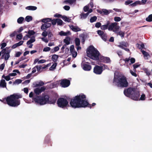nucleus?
Returning <instances> with one entry per match:
<instances>
[{"label": "nucleus", "mask_w": 152, "mask_h": 152, "mask_svg": "<svg viewBox=\"0 0 152 152\" xmlns=\"http://www.w3.org/2000/svg\"><path fill=\"white\" fill-rule=\"evenodd\" d=\"M86 96L83 94L76 96L73 99L71 100L70 104L74 108L85 107L88 105V107H91V105H88V103L86 100Z\"/></svg>", "instance_id": "nucleus-1"}, {"label": "nucleus", "mask_w": 152, "mask_h": 152, "mask_svg": "<svg viewBox=\"0 0 152 152\" xmlns=\"http://www.w3.org/2000/svg\"><path fill=\"white\" fill-rule=\"evenodd\" d=\"M22 97L20 95L14 94L8 97L6 99V101L7 104L10 106L16 107L19 105L20 101L18 99Z\"/></svg>", "instance_id": "nucleus-2"}, {"label": "nucleus", "mask_w": 152, "mask_h": 152, "mask_svg": "<svg viewBox=\"0 0 152 152\" xmlns=\"http://www.w3.org/2000/svg\"><path fill=\"white\" fill-rule=\"evenodd\" d=\"M124 93L126 96L135 100H138L140 96L139 93L137 90L132 88L125 90L124 91Z\"/></svg>", "instance_id": "nucleus-3"}, {"label": "nucleus", "mask_w": 152, "mask_h": 152, "mask_svg": "<svg viewBox=\"0 0 152 152\" xmlns=\"http://www.w3.org/2000/svg\"><path fill=\"white\" fill-rule=\"evenodd\" d=\"M87 53L89 57L95 60L99 59L100 56L99 51L92 45L90 46L87 49Z\"/></svg>", "instance_id": "nucleus-4"}, {"label": "nucleus", "mask_w": 152, "mask_h": 152, "mask_svg": "<svg viewBox=\"0 0 152 152\" xmlns=\"http://www.w3.org/2000/svg\"><path fill=\"white\" fill-rule=\"evenodd\" d=\"M113 83H115L118 86L122 87H126L128 86V84L126 77L122 75L118 77L115 76Z\"/></svg>", "instance_id": "nucleus-5"}, {"label": "nucleus", "mask_w": 152, "mask_h": 152, "mask_svg": "<svg viewBox=\"0 0 152 152\" xmlns=\"http://www.w3.org/2000/svg\"><path fill=\"white\" fill-rule=\"evenodd\" d=\"M34 100L37 104L43 105L47 104H52L53 103L50 100L49 96L47 95L42 96H38L34 98Z\"/></svg>", "instance_id": "nucleus-6"}, {"label": "nucleus", "mask_w": 152, "mask_h": 152, "mask_svg": "<svg viewBox=\"0 0 152 152\" xmlns=\"http://www.w3.org/2000/svg\"><path fill=\"white\" fill-rule=\"evenodd\" d=\"M120 28V26L118 25V23L114 22L109 25L108 29L109 31H112L115 33L118 32V30Z\"/></svg>", "instance_id": "nucleus-7"}, {"label": "nucleus", "mask_w": 152, "mask_h": 152, "mask_svg": "<svg viewBox=\"0 0 152 152\" xmlns=\"http://www.w3.org/2000/svg\"><path fill=\"white\" fill-rule=\"evenodd\" d=\"M57 103L58 106L61 107H66L68 103L67 100L63 98L59 99L57 101Z\"/></svg>", "instance_id": "nucleus-8"}, {"label": "nucleus", "mask_w": 152, "mask_h": 152, "mask_svg": "<svg viewBox=\"0 0 152 152\" xmlns=\"http://www.w3.org/2000/svg\"><path fill=\"white\" fill-rule=\"evenodd\" d=\"M70 84L69 81L67 79H64L61 80L60 83V85L61 86L64 88L68 86Z\"/></svg>", "instance_id": "nucleus-9"}, {"label": "nucleus", "mask_w": 152, "mask_h": 152, "mask_svg": "<svg viewBox=\"0 0 152 152\" xmlns=\"http://www.w3.org/2000/svg\"><path fill=\"white\" fill-rule=\"evenodd\" d=\"M102 71V68L101 66H96L94 68V72L96 74L99 75L101 74Z\"/></svg>", "instance_id": "nucleus-10"}, {"label": "nucleus", "mask_w": 152, "mask_h": 152, "mask_svg": "<svg viewBox=\"0 0 152 152\" xmlns=\"http://www.w3.org/2000/svg\"><path fill=\"white\" fill-rule=\"evenodd\" d=\"M45 88V87L43 86L41 88H38L34 89V92L37 95H39L42 91H44Z\"/></svg>", "instance_id": "nucleus-11"}, {"label": "nucleus", "mask_w": 152, "mask_h": 152, "mask_svg": "<svg viewBox=\"0 0 152 152\" xmlns=\"http://www.w3.org/2000/svg\"><path fill=\"white\" fill-rule=\"evenodd\" d=\"M1 52L4 54L3 57L5 60H8L10 57L9 53L8 51H6L5 49H3Z\"/></svg>", "instance_id": "nucleus-12"}, {"label": "nucleus", "mask_w": 152, "mask_h": 152, "mask_svg": "<svg viewBox=\"0 0 152 152\" xmlns=\"http://www.w3.org/2000/svg\"><path fill=\"white\" fill-rule=\"evenodd\" d=\"M99 58L101 61L103 62L108 63L110 62V60L109 58L107 57H104L101 56H100Z\"/></svg>", "instance_id": "nucleus-13"}, {"label": "nucleus", "mask_w": 152, "mask_h": 152, "mask_svg": "<svg viewBox=\"0 0 152 152\" xmlns=\"http://www.w3.org/2000/svg\"><path fill=\"white\" fill-rule=\"evenodd\" d=\"M51 26V24L49 23H45L42 25L41 27V29L42 30H44L45 29L50 27Z\"/></svg>", "instance_id": "nucleus-14"}, {"label": "nucleus", "mask_w": 152, "mask_h": 152, "mask_svg": "<svg viewBox=\"0 0 152 152\" xmlns=\"http://www.w3.org/2000/svg\"><path fill=\"white\" fill-rule=\"evenodd\" d=\"M128 46V44L126 42H122L120 43V44L118 45V46L122 49H125V47H127Z\"/></svg>", "instance_id": "nucleus-15"}, {"label": "nucleus", "mask_w": 152, "mask_h": 152, "mask_svg": "<svg viewBox=\"0 0 152 152\" xmlns=\"http://www.w3.org/2000/svg\"><path fill=\"white\" fill-rule=\"evenodd\" d=\"M124 61H125L126 63H128L129 61H130L131 63H129L130 64H133L135 62V59L133 58H126L125 59H124Z\"/></svg>", "instance_id": "nucleus-16"}, {"label": "nucleus", "mask_w": 152, "mask_h": 152, "mask_svg": "<svg viewBox=\"0 0 152 152\" xmlns=\"http://www.w3.org/2000/svg\"><path fill=\"white\" fill-rule=\"evenodd\" d=\"M83 69L86 71H89L91 69V66L88 64H84L83 65Z\"/></svg>", "instance_id": "nucleus-17"}, {"label": "nucleus", "mask_w": 152, "mask_h": 152, "mask_svg": "<svg viewBox=\"0 0 152 152\" xmlns=\"http://www.w3.org/2000/svg\"><path fill=\"white\" fill-rule=\"evenodd\" d=\"M70 27L73 31L75 32L79 31L81 30L77 26H70Z\"/></svg>", "instance_id": "nucleus-18"}, {"label": "nucleus", "mask_w": 152, "mask_h": 152, "mask_svg": "<svg viewBox=\"0 0 152 152\" xmlns=\"http://www.w3.org/2000/svg\"><path fill=\"white\" fill-rule=\"evenodd\" d=\"M17 73L20 74V72L18 70L15 69L13 70L12 73L9 74L11 77H14L17 75Z\"/></svg>", "instance_id": "nucleus-19"}, {"label": "nucleus", "mask_w": 152, "mask_h": 152, "mask_svg": "<svg viewBox=\"0 0 152 152\" xmlns=\"http://www.w3.org/2000/svg\"><path fill=\"white\" fill-rule=\"evenodd\" d=\"M6 83L4 80L2 79L1 80L0 83V87L2 88L6 87Z\"/></svg>", "instance_id": "nucleus-20"}, {"label": "nucleus", "mask_w": 152, "mask_h": 152, "mask_svg": "<svg viewBox=\"0 0 152 152\" xmlns=\"http://www.w3.org/2000/svg\"><path fill=\"white\" fill-rule=\"evenodd\" d=\"M26 9L28 10H35L37 9V7L35 6H30L26 7Z\"/></svg>", "instance_id": "nucleus-21"}, {"label": "nucleus", "mask_w": 152, "mask_h": 152, "mask_svg": "<svg viewBox=\"0 0 152 152\" xmlns=\"http://www.w3.org/2000/svg\"><path fill=\"white\" fill-rule=\"evenodd\" d=\"M59 34L61 36H65L69 35L70 34V32L69 31H68L66 32H64L63 31H61L60 32H59Z\"/></svg>", "instance_id": "nucleus-22"}, {"label": "nucleus", "mask_w": 152, "mask_h": 152, "mask_svg": "<svg viewBox=\"0 0 152 152\" xmlns=\"http://www.w3.org/2000/svg\"><path fill=\"white\" fill-rule=\"evenodd\" d=\"M70 38L69 37H67L64 40V42L66 44L65 45H68L70 44Z\"/></svg>", "instance_id": "nucleus-23"}, {"label": "nucleus", "mask_w": 152, "mask_h": 152, "mask_svg": "<svg viewBox=\"0 0 152 152\" xmlns=\"http://www.w3.org/2000/svg\"><path fill=\"white\" fill-rule=\"evenodd\" d=\"M35 41L34 37H32L27 42V44L29 45V44H31L34 42Z\"/></svg>", "instance_id": "nucleus-24"}, {"label": "nucleus", "mask_w": 152, "mask_h": 152, "mask_svg": "<svg viewBox=\"0 0 152 152\" xmlns=\"http://www.w3.org/2000/svg\"><path fill=\"white\" fill-rule=\"evenodd\" d=\"M102 12L104 13V14L107 15L111 12V11L110 10H108L106 9H103L102 11H100L99 12L100 14H102Z\"/></svg>", "instance_id": "nucleus-25"}, {"label": "nucleus", "mask_w": 152, "mask_h": 152, "mask_svg": "<svg viewBox=\"0 0 152 152\" xmlns=\"http://www.w3.org/2000/svg\"><path fill=\"white\" fill-rule=\"evenodd\" d=\"M110 24V22L108 21L107 24L103 25L101 26V29L102 30H105L108 28V25Z\"/></svg>", "instance_id": "nucleus-26"}, {"label": "nucleus", "mask_w": 152, "mask_h": 152, "mask_svg": "<svg viewBox=\"0 0 152 152\" xmlns=\"http://www.w3.org/2000/svg\"><path fill=\"white\" fill-rule=\"evenodd\" d=\"M117 34L118 35H119L121 36V37L123 38L124 36V32H123L121 31H119V30H118V32L115 33Z\"/></svg>", "instance_id": "nucleus-27"}, {"label": "nucleus", "mask_w": 152, "mask_h": 152, "mask_svg": "<svg viewBox=\"0 0 152 152\" xmlns=\"http://www.w3.org/2000/svg\"><path fill=\"white\" fill-rule=\"evenodd\" d=\"M58 56L57 55H54L52 56V59L54 61H56L58 58Z\"/></svg>", "instance_id": "nucleus-28"}, {"label": "nucleus", "mask_w": 152, "mask_h": 152, "mask_svg": "<svg viewBox=\"0 0 152 152\" xmlns=\"http://www.w3.org/2000/svg\"><path fill=\"white\" fill-rule=\"evenodd\" d=\"M57 63H54L52 66L49 68V70L50 71H53L54 69L57 66Z\"/></svg>", "instance_id": "nucleus-29"}, {"label": "nucleus", "mask_w": 152, "mask_h": 152, "mask_svg": "<svg viewBox=\"0 0 152 152\" xmlns=\"http://www.w3.org/2000/svg\"><path fill=\"white\" fill-rule=\"evenodd\" d=\"M51 19L50 18H46L45 19H43L41 20V21L45 23H47V22H50L51 21Z\"/></svg>", "instance_id": "nucleus-30"}, {"label": "nucleus", "mask_w": 152, "mask_h": 152, "mask_svg": "<svg viewBox=\"0 0 152 152\" xmlns=\"http://www.w3.org/2000/svg\"><path fill=\"white\" fill-rule=\"evenodd\" d=\"M145 20L148 22L152 21V14L149 15L148 17L146 18Z\"/></svg>", "instance_id": "nucleus-31"}, {"label": "nucleus", "mask_w": 152, "mask_h": 152, "mask_svg": "<svg viewBox=\"0 0 152 152\" xmlns=\"http://www.w3.org/2000/svg\"><path fill=\"white\" fill-rule=\"evenodd\" d=\"M24 20V18L23 17H20L17 20V22L18 23H21Z\"/></svg>", "instance_id": "nucleus-32"}, {"label": "nucleus", "mask_w": 152, "mask_h": 152, "mask_svg": "<svg viewBox=\"0 0 152 152\" xmlns=\"http://www.w3.org/2000/svg\"><path fill=\"white\" fill-rule=\"evenodd\" d=\"M25 20L27 22H29L32 20V17L31 16H27L25 18Z\"/></svg>", "instance_id": "nucleus-33"}, {"label": "nucleus", "mask_w": 152, "mask_h": 152, "mask_svg": "<svg viewBox=\"0 0 152 152\" xmlns=\"http://www.w3.org/2000/svg\"><path fill=\"white\" fill-rule=\"evenodd\" d=\"M88 13L85 14H82L80 15L81 18L82 19H84L86 18L88 15Z\"/></svg>", "instance_id": "nucleus-34"}, {"label": "nucleus", "mask_w": 152, "mask_h": 152, "mask_svg": "<svg viewBox=\"0 0 152 152\" xmlns=\"http://www.w3.org/2000/svg\"><path fill=\"white\" fill-rule=\"evenodd\" d=\"M44 84V83L42 81H40L39 82L35 84V86H42Z\"/></svg>", "instance_id": "nucleus-35"}, {"label": "nucleus", "mask_w": 152, "mask_h": 152, "mask_svg": "<svg viewBox=\"0 0 152 152\" xmlns=\"http://www.w3.org/2000/svg\"><path fill=\"white\" fill-rule=\"evenodd\" d=\"M22 80L20 79H17L13 83V85L18 84L21 83Z\"/></svg>", "instance_id": "nucleus-36"}, {"label": "nucleus", "mask_w": 152, "mask_h": 152, "mask_svg": "<svg viewBox=\"0 0 152 152\" xmlns=\"http://www.w3.org/2000/svg\"><path fill=\"white\" fill-rule=\"evenodd\" d=\"M56 23H57V24L58 25H62L63 21H62L59 19H56Z\"/></svg>", "instance_id": "nucleus-37"}, {"label": "nucleus", "mask_w": 152, "mask_h": 152, "mask_svg": "<svg viewBox=\"0 0 152 152\" xmlns=\"http://www.w3.org/2000/svg\"><path fill=\"white\" fill-rule=\"evenodd\" d=\"M140 64H139L138 63L135 64L133 65L134 67V71L135 72L136 71V69L140 66Z\"/></svg>", "instance_id": "nucleus-38"}, {"label": "nucleus", "mask_w": 152, "mask_h": 152, "mask_svg": "<svg viewBox=\"0 0 152 152\" xmlns=\"http://www.w3.org/2000/svg\"><path fill=\"white\" fill-rule=\"evenodd\" d=\"M75 43L76 45L79 46L80 45V40L78 38H76L75 39Z\"/></svg>", "instance_id": "nucleus-39"}, {"label": "nucleus", "mask_w": 152, "mask_h": 152, "mask_svg": "<svg viewBox=\"0 0 152 152\" xmlns=\"http://www.w3.org/2000/svg\"><path fill=\"white\" fill-rule=\"evenodd\" d=\"M62 18V19L65 21L68 22H69L70 21V19L65 16H63Z\"/></svg>", "instance_id": "nucleus-40"}, {"label": "nucleus", "mask_w": 152, "mask_h": 152, "mask_svg": "<svg viewBox=\"0 0 152 152\" xmlns=\"http://www.w3.org/2000/svg\"><path fill=\"white\" fill-rule=\"evenodd\" d=\"M140 4V1H137L134 3L132 4H130V5L132 6H135L137 4Z\"/></svg>", "instance_id": "nucleus-41"}, {"label": "nucleus", "mask_w": 152, "mask_h": 152, "mask_svg": "<svg viewBox=\"0 0 152 152\" xmlns=\"http://www.w3.org/2000/svg\"><path fill=\"white\" fill-rule=\"evenodd\" d=\"M71 53L72 56L73 57L75 58L76 57L77 55V53L75 51L72 52Z\"/></svg>", "instance_id": "nucleus-42"}, {"label": "nucleus", "mask_w": 152, "mask_h": 152, "mask_svg": "<svg viewBox=\"0 0 152 152\" xmlns=\"http://www.w3.org/2000/svg\"><path fill=\"white\" fill-rule=\"evenodd\" d=\"M101 37L105 41L106 40L107 37L106 34L104 33L101 36Z\"/></svg>", "instance_id": "nucleus-43"}, {"label": "nucleus", "mask_w": 152, "mask_h": 152, "mask_svg": "<svg viewBox=\"0 0 152 152\" xmlns=\"http://www.w3.org/2000/svg\"><path fill=\"white\" fill-rule=\"evenodd\" d=\"M97 19V17L96 16H94L92 17L90 19V22L93 23Z\"/></svg>", "instance_id": "nucleus-44"}, {"label": "nucleus", "mask_w": 152, "mask_h": 152, "mask_svg": "<svg viewBox=\"0 0 152 152\" xmlns=\"http://www.w3.org/2000/svg\"><path fill=\"white\" fill-rule=\"evenodd\" d=\"M23 35L21 34L17 35L16 38L19 40H21L22 38Z\"/></svg>", "instance_id": "nucleus-45"}, {"label": "nucleus", "mask_w": 152, "mask_h": 152, "mask_svg": "<svg viewBox=\"0 0 152 152\" xmlns=\"http://www.w3.org/2000/svg\"><path fill=\"white\" fill-rule=\"evenodd\" d=\"M50 50V48L49 47H45L43 49V51L44 52H47L49 51Z\"/></svg>", "instance_id": "nucleus-46"}, {"label": "nucleus", "mask_w": 152, "mask_h": 152, "mask_svg": "<svg viewBox=\"0 0 152 152\" xmlns=\"http://www.w3.org/2000/svg\"><path fill=\"white\" fill-rule=\"evenodd\" d=\"M114 20L116 22H118L120 21L121 19V18L118 17H115L114 18Z\"/></svg>", "instance_id": "nucleus-47"}, {"label": "nucleus", "mask_w": 152, "mask_h": 152, "mask_svg": "<svg viewBox=\"0 0 152 152\" xmlns=\"http://www.w3.org/2000/svg\"><path fill=\"white\" fill-rule=\"evenodd\" d=\"M97 33L101 37L102 36V34H104V32L103 31L101 30H98L97 31Z\"/></svg>", "instance_id": "nucleus-48"}, {"label": "nucleus", "mask_w": 152, "mask_h": 152, "mask_svg": "<svg viewBox=\"0 0 152 152\" xmlns=\"http://www.w3.org/2000/svg\"><path fill=\"white\" fill-rule=\"evenodd\" d=\"M141 52L144 55V56L147 57L148 56H149L148 53L145 51L144 50H141Z\"/></svg>", "instance_id": "nucleus-49"}, {"label": "nucleus", "mask_w": 152, "mask_h": 152, "mask_svg": "<svg viewBox=\"0 0 152 152\" xmlns=\"http://www.w3.org/2000/svg\"><path fill=\"white\" fill-rule=\"evenodd\" d=\"M75 0H68L66 1V2H67L70 4H72L75 2Z\"/></svg>", "instance_id": "nucleus-50"}, {"label": "nucleus", "mask_w": 152, "mask_h": 152, "mask_svg": "<svg viewBox=\"0 0 152 152\" xmlns=\"http://www.w3.org/2000/svg\"><path fill=\"white\" fill-rule=\"evenodd\" d=\"M28 33L31 36L34 34L35 32L32 30H29L28 32Z\"/></svg>", "instance_id": "nucleus-51"}, {"label": "nucleus", "mask_w": 152, "mask_h": 152, "mask_svg": "<svg viewBox=\"0 0 152 152\" xmlns=\"http://www.w3.org/2000/svg\"><path fill=\"white\" fill-rule=\"evenodd\" d=\"M70 50L71 52L75 51L74 49V46L73 45H71L70 46Z\"/></svg>", "instance_id": "nucleus-52"}, {"label": "nucleus", "mask_w": 152, "mask_h": 152, "mask_svg": "<svg viewBox=\"0 0 152 152\" xmlns=\"http://www.w3.org/2000/svg\"><path fill=\"white\" fill-rule=\"evenodd\" d=\"M42 41L44 42L45 43H48V39L45 37H43L41 38Z\"/></svg>", "instance_id": "nucleus-53"}, {"label": "nucleus", "mask_w": 152, "mask_h": 152, "mask_svg": "<svg viewBox=\"0 0 152 152\" xmlns=\"http://www.w3.org/2000/svg\"><path fill=\"white\" fill-rule=\"evenodd\" d=\"M48 35V33L46 31H44L42 33V35L44 37H46Z\"/></svg>", "instance_id": "nucleus-54"}, {"label": "nucleus", "mask_w": 152, "mask_h": 152, "mask_svg": "<svg viewBox=\"0 0 152 152\" xmlns=\"http://www.w3.org/2000/svg\"><path fill=\"white\" fill-rule=\"evenodd\" d=\"M134 71V72L133 71H132L130 70V72L131 74L133 76L136 77L137 76V75L136 73Z\"/></svg>", "instance_id": "nucleus-55"}, {"label": "nucleus", "mask_w": 152, "mask_h": 152, "mask_svg": "<svg viewBox=\"0 0 152 152\" xmlns=\"http://www.w3.org/2000/svg\"><path fill=\"white\" fill-rule=\"evenodd\" d=\"M23 42L24 41H21L16 44H17V46L18 47L22 45Z\"/></svg>", "instance_id": "nucleus-56"}, {"label": "nucleus", "mask_w": 152, "mask_h": 152, "mask_svg": "<svg viewBox=\"0 0 152 152\" xmlns=\"http://www.w3.org/2000/svg\"><path fill=\"white\" fill-rule=\"evenodd\" d=\"M89 8V5L86 6L84 7V10L85 12H87Z\"/></svg>", "instance_id": "nucleus-57"}, {"label": "nucleus", "mask_w": 152, "mask_h": 152, "mask_svg": "<svg viewBox=\"0 0 152 152\" xmlns=\"http://www.w3.org/2000/svg\"><path fill=\"white\" fill-rule=\"evenodd\" d=\"M61 46V45H59L58 46H56L54 48V50L55 52H56L58 51L59 49V47Z\"/></svg>", "instance_id": "nucleus-58"}, {"label": "nucleus", "mask_w": 152, "mask_h": 152, "mask_svg": "<svg viewBox=\"0 0 152 152\" xmlns=\"http://www.w3.org/2000/svg\"><path fill=\"white\" fill-rule=\"evenodd\" d=\"M5 66L4 64H2L0 65V70L2 71L4 69Z\"/></svg>", "instance_id": "nucleus-59"}, {"label": "nucleus", "mask_w": 152, "mask_h": 152, "mask_svg": "<svg viewBox=\"0 0 152 152\" xmlns=\"http://www.w3.org/2000/svg\"><path fill=\"white\" fill-rule=\"evenodd\" d=\"M10 76L9 74L8 75L6 76L5 77V79L7 81H9L10 80Z\"/></svg>", "instance_id": "nucleus-60"}, {"label": "nucleus", "mask_w": 152, "mask_h": 152, "mask_svg": "<svg viewBox=\"0 0 152 152\" xmlns=\"http://www.w3.org/2000/svg\"><path fill=\"white\" fill-rule=\"evenodd\" d=\"M7 45V44L6 43L4 42L1 44V49H3Z\"/></svg>", "instance_id": "nucleus-61"}, {"label": "nucleus", "mask_w": 152, "mask_h": 152, "mask_svg": "<svg viewBox=\"0 0 152 152\" xmlns=\"http://www.w3.org/2000/svg\"><path fill=\"white\" fill-rule=\"evenodd\" d=\"M101 24L100 23L98 22L96 23L95 26L97 28H99L101 26Z\"/></svg>", "instance_id": "nucleus-62"}, {"label": "nucleus", "mask_w": 152, "mask_h": 152, "mask_svg": "<svg viewBox=\"0 0 152 152\" xmlns=\"http://www.w3.org/2000/svg\"><path fill=\"white\" fill-rule=\"evenodd\" d=\"M21 54V53L20 52H18L16 53L15 55V56L16 57H18Z\"/></svg>", "instance_id": "nucleus-63"}, {"label": "nucleus", "mask_w": 152, "mask_h": 152, "mask_svg": "<svg viewBox=\"0 0 152 152\" xmlns=\"http://www.w3.org/2000/svg\"><path fill=\"white\" fill-rule=\"evenodd\" d=\"M145 95L144 94H142L141 95L140 99L141 100H145Z\"/></svg>", "instance_id": "nucleus-64"}]
</instances>
